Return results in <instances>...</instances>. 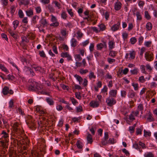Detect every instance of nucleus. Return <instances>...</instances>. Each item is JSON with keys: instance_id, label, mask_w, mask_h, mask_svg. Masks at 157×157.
<instances>
[{"instance_id": "nucleus-1", "label": "nucleus", "mask_w": 157, "mask_h": 157, "mask_svg": "<svg viewBox=\"0 0 157 157\" xmlns=\"http://www.w3.org/2000/svg\"><path fill=\"white\" fill-rule=\"evenodd\" d=\"M1 138H0V146L4 148L7 147L9 142V134L4 131H2L1 133Z\"/></svg>"}, {"instance_id": "nucleus-2", "label": "nucleus", "mask_w": 157, "mask_h": 157, "mask_svg": "<svg viewBox=\"0 0 157 157\" xmlns=\"http://www.w3.org/2000/svg\"><path fill=\"white\" fill-rule=\"evenodd\" d=\"M29 85L28 87L29 91H39L41 90V87L40 85L34 81L32 79H30L29 81Z\"/></svg>"}, {"instance_id": "nucleus-3", "label": "nucleus", "mask_w": 157, "mask_h": 157, "mask_svg": "<svg viewBox=\"0 0 157 157\" xmlns=\"http://www.w3.org/2000/svg\"><path fill=\"white\" fill-rule=\"evenodd\" d=\"M26 122L29 128L32 130H35L36 128V123L34 120L32 118V116H28L26 118Z\"/></svg>"}, {"instance_id": "nucleus-4", "label": "nucleus", "mask_w": 157, "mask_h": 157, "mask_svg": "<svg viewBox=\"0 0 157 157\" xmlns=\"http://www.w3.org/2000/svg\"><path fill=\"white\" fill-rule=\"evenodd\" d=\"M154 55L152 52L148 51L146 52L144 54V57L146 60L150 62L153 60Z\"/></svg>"}, {"instance_id": "nucleus-5", "label": "nucleus", "mask_w": 157, "mask_h": 157, "mask_svg": "<svg viewBox=\"0 0 157 157\" xmlns=\"http://www.w3.org/2000/svg\"><path fill=\"white\" fill-rule=\"evenodd\" d=\"M106 102L109 106L111 107L116 103V101L113 98L109 97L106 99Z\"/></svg>"}, {"instance_id": "nucleus-6", "label": "nucleus", "mask_w": 157, "mask_h": 157, "mask_svg": "<svg viewBox=\"0 0 157 157\" xmlns=\"http://www.w3.org/2000/svg\"><path fill=\"white\" fill-rule=\"evenodd\" d=\"M135 52L134 51H130L129 53H127L126 54L125 58L126 59H133L135 56Z\"/></svg>"}, {"instance_id": "nucleus-7", "label": "nucleus", "mask_w": 157, "mask_h": 157, "mask_svg": "<svg viewBox=\"0 0 157 157\" xmlns=\"http://www.w3.org/2000/svg\"><path fill=\"white\" fill-rule=\"evenodd\" d=\"M2 93L4 95H6L9 94H11L13 93V92L12 90H9V88L7 86H5L2 89Z\"/></svg>"}, {"instance_id": "nucleus-8", "label": "nucleus", "mask_w": 157, "mask_h": 157, "mask_svg": "<svg viewBox=\"0 0 157 157\" xmlns=\"http://www.w3.org/2000/svg\"><path fill=\"white\" fill-rule=\"evenodd\" d=\"M18 123L17 122H15L13 124V129L14 131L17 133L21 134L23 133V130L21 129H19L17 127Z\"/></svg>"}, {"instance_id": "nucleus-9", "label": "nucleus", "mask_w": 157, "mask_h": 157, "mask_svg": "<svg viewBox=\"0 0 157 157\" xmlns=\"http://www.w3.org/2000/svg\"><path fill=\"white\" fill-rule=\"evenodd\" d=\"M29 140L28 138H26L25 139H21L20 141V143L21 144H23L24 146H23L24 149H25L26 147L29 144Z\"/></svg>"}, {"instance_id": "nucleus-10", "label": "nucleus", "mask_w": 157, "mask_h": 157, "mask_svg": "<svg viewBox=\"0 0 157 157\" xmlns=\"http://www.w3.org/2000/svg\"><path fill=\"white\" fill-rule=\"evenodd\" d=\"M121 22L120 21H118L117 24L113 25L111 28V30L113 32H115L118 30L120 27Z\"/></svg>"}, {"instance_id": "nucleus-11", "label": "nucleus", "mask_w": 157, "mask_h": 157, "mask_svg": "<svg viewBox=\"0 0 157 157\" xmlns=\"http://www.w3.org/2000/svg\"><path fill=\"white\" fill-rule=\"evenodd\" d=\"M152 115V114L150 112H148L146 113L145 117L147 118L148 121L150 122H151L154 120Z\"/></svg>"}, {"instance_id": "nucleus-12", "label": "nucleus", "mask_w": 157, "mask_h": 157, "mask_svg": "<svg viewBox=\"0 0 157 157\" xmlns=\"http://www.w3.org/2000/svg\"><path fill=\"white\" fill-rule=\"evenodd\" d=\"M97 47L98 50H101L104 47L106 48L107 47V45L106 43L103 42V43H100L98 44L97 45Z\"/></svg>"}, {"instance_id": "nucleus-13", "label": "nucleus", "mask_w": 157, "mask_h": 157, "mask_svg": "<svg viewBox=\"0 0 157 157\" xmlns=\"http://www.w3.org/2000/svg\"><path fill=\"white\" fill-rule=\"evenodd\" d=\"M9 155L10 157H18V156L16 151L14 150L13 148L9 150Z\"/></svg>"}, {"instance_id": "nucleus-14", "label": "nucleus", "mask_w": 157, "mask_h": 157, "mask_svg": "<svg viewBox=\"0 0 157 157\" xmlns=\"http://www.w3.org/2000/svg\"><path fill=\"white\" fill-rule=\"evenodd\" d=\"M9 155L10 157H18V156L16 151L14 150L13 148L9 150Z\"/></svg>"}, {"instance_id": "nucleus-15", "label": "nucleus", "mask_w": 157, "mask_h": 157, "mask_svg": "<svg viewBox=\"0 0 157 157\" xmlns=\"http://www.w3.org/2000/svg\"><path fill=\"white\" fill-rule=\"evenodd\" d=\"M8 31L10 34V36L15 39H17L18 37H19L17 33L15 32L14 33L10 29H9Z\"/></svg>"}, {"instance_id": "nucleus-16", "label": "nucleus", "mask_w": 157, "mask_h": 157, "mask_svg": "<svg viewBox=\"0 0 157 157\" xmlns=\"http://www.w3.org/2000/svg\"><path fill=\"white\" fill-rule=\"evenodd\" d=\"M117 93V90H112L109 92V97H116Z\"/></svg>"}, {"instance_id": "nucleus-17", "label": "nucleus", "mask_w": 157, "mask_h": 157, "mask_svg": "<svg viewBox=\"0 0 157 157\" xmlns=\"http://www.w3.org/2000/svg\"><path fill=\"white\" fill-rule=\"evenodd\" d=\"M99 101H92L90 103V105L91 107L93 108H96L99 106Z\"/></svg>"}, {"instance_id": "nucleus-18", "label": "nucleus", "mask_w": 157, "mask_h": 157, "mask_svg": "<svg viewBox=\"0 0 157 157\" xmlns=\"http://www.w3.org/2000/svg\"><path fill=\"white\" fill-rule=\"evenodd\" d=\"M40 23L42 25L43 27H47L48 25V23L46 19L42 18L40 21Z\"/></svg>"}, {"instance_id": "nucleus-19", "label": "nucleus", "mask_w": 157, "mask_h": 157, "mask_svg": "<svg viewBox=\"0 0 157 157\" xmlns=\"http://www.w3.org/2000/svg\"><path fill=\"white\" fill-rule=\"evenodd\" d=\"M121 4L120 2H117L115 4V9L116 10H119L121 8Z\"/></svg>"}, {"instance_id": "nucleus-20", "label": "nucleus", "mask_w": 157, "mask_h": 157, "mask_svg": "<svg viewBox=\"0 0 157 157\" xmlns=\"http://www.w3.org/2000/svg\"><path fill=\"white\" fill-rule=\"evenodd\" d=\"M32 67L36 71L40 72L42 69L41 67L35 64L33 65Z\"/></svg>"}, {"instance_id": "nucleus-21", "label": "nucleus", "mask_w": 157, "mask_h": 157, "mask_svg": "<svg viewBox=\"0 0 157 157\" xmlns=\"http://www.w3.org/2000/svg\"><path fill=\"white\" fill-rule=\"evenodd\" d=\"M88 143L92 144L93 142V140L92 135L90 133H88L86 137Z\"/></svg>"}, {"instance_id": "nucleus-22", "label": "nucleus", "mask_w": 157, "mask_h": 157, "mask_svg": "<svg viewBox=\"0 0 157 157\" xmlns=\"http://www.w3.org/2000/svg\"><path fill=\"white\" fill-rule=\"evenodd\" d=\"M136 93L132 90H130L128 93V96L131 98H133L136 95Z\"/></svg>"}, {"instance_id": "nucleus-23", "label": "nucleus", "mask_w": 157, "mask_h": 157, "mask_svg": "<svg viewBox=\"0 0 157 157\" xmlns=\"http://www.w3.org/2000/svg\"><path fill=\"white\" fill-rule=\"evenodd\" d=\"M26 15L28 17H31L33 15V10L31 8H29L26 11Z\"/></svg>"}, {"instance_id": "nucleus-24", "label": "nucleus", "mask_w": 157, "mask_h": 157, "mask_svg": "<svg viewBox=\"0 0 157 157\" xmlns=\"http://www.w3.org/2000/svg\"><path fill=\"white\" fill-rule=\"evenodd\" d=\"M46 100L47 103L50 105H52L54 104V102L52 98H46Z\"/></svg>"}, {"instance_id": "nucleus-25", "label": "nucleus", "mask_w": 157, "mask_h": 157, "mask_svg": "<svg viewBox=\"0 0 157 157\" xmlns=\"http://www.w3.org/2000/svg\"><path fill=\"white\" fill-rule=\"evenodd\" d=\"M108 44L109 50H111L114 48L115 43L112 40L109 41Z\"/></svg>"}, {"instance_id": "nucleus-26", "label": "nucleus", "mask_w": 157, "mask_h": 157, "mask_svg": "<svg viewBox=\"0 0 157 157\" xmlns=\"http://www.w3.org/2000/svg\"><path fill=\"white\" fill-rule=\"evenodd\" d=\"M24 69L25 70H26L27 71L28 70H29L30 72V74L32 76H33L35 75V74L33 71L30 67H28L25 66L24 67Z\"/></svg>"}, {"instance_id": "nucleus-27", "label": "nucleus", "mask_w": 157, "mask_h": 157, "mask_svg": "<svg viewBox=\"0 0 157 157\" xmlns=\"http://www.w3.org/2000/svg\"><path fill=\"white\" fill-rule=\"evenodd\" d=\"M77 43V41L76 39L73 38L71 40V45L72 47H75Z\"/></svg>"}, {"instance_id": "nucleus-28", "label": "nucleus", "mask_w": 157, "mask_h": 157, "mask_svg": "<svg viewBox=\"0 0 157 157\" xmlns=\"http://www.w3.org/2000/svg\"><path fill=\"white\" fill-rule=\"evenodd\" d=\"M76 145L78 149H82L83 147L82 143L79 140H78Z\"/></svg>"}, {"instance_id": "nucleus-29", "label": "nucleus", "mask_w": 157, "mask_h": 157, "mask_svg": "<svg viewBox=\"0 0 157 157\" xmlns=\"http://www.w3.org/2000/svg\"><path fill=\"white\" fill-rule=\"evenodd\" d=\"M88 76L90 80H92V78L95 79L96 78V76L94 75V72L91 71L90 72Z\"/></svg>"}, {"instance_id": "nucleus-30", "label": "nucleus", "mask_w": 157, "mask_h": 157, "mask_svg": "<svg viewBox=\"0 0 157 157\" xmlns=\"http://www.w3.org/2000/svg\"><path fill=\"white\" fill-rule=\"evenodd\" d=\"M144 157H154V155L152 152H147L144 155Z\"/></svg>"}, {"instance_id": "nucleus-31", "label": "nucleus", "mask_w": 157, "mask_h": 157, "mask_svg": "<svg viewBox=\"0 0 157 157\" xmlns=\"http://www.w3.org/2000/svg\"><path fill=\"white\" fill-rule=\"evenodd\" d=\"M13 25L14 30H15L19 24V21L16 20L14 21L13 22Z\"/></svg>"}, {"instance_id": "nucleus-32", "label": "nucleus", "mask_w": 157, "mask_h": 157, "mask_svg": "<svg viewBox=\"0 0 157 157\" xmlns=\"http://www.w3.org/2000/svg\"><path fill=\"white\" fill-rule=\"evenodd\" d=\"M52 4H54L55 5V7H57L58 9H60V8L61 5L58 1H53Z\"/></svg>"}, {"instance_id": "nucleus-33", "label": "nucleus", "mask_w": 157, "mask_h": 157, "mask_svg": "<svg viewBox=\"0 0 157 157\" xmlns=\"http://www.w3.org/2000/svg\"><path fill=\"white\" fill-rule=\"evenodd\" d=\"M136 15L137 17V19L138 20L140 21L142 19V16L139 11H136Z\"/></svg>"}, {"instance_id": "nucleus-34", "label": "nucleus", "mask_w": 157, "mask_h": 157, "mask_svg": "<svg viewBox=\"0 0 157 157\" xmlns=\"http://www.w3.org/2000/svg\"><path fill=\"white\" fill-rule=\"evenodd\" d=\"M39 18V17L36 15H35L33 16L32 18L33 23L34 24L36 23L37 20H38Z\"/></svg>"}, {"instance_id": "nucleus-35", "label": "nucleus", "mask_w": 157, "mask_h": 157, "mask_svg": "<svg viewBox=\"0 0 157 157\" xmlns=\"http://www.w3.org/2000/svg\"><path fill=\"white\" fill-rule=\"evenodd\" d=\"M110 52L109 53V55L112 57H114L117 54V52L111 50H109Z\"/></svg>"}, {"instance_id": "nucleus-36", "label": "nucleus", "mask_w": 157, "mask_h": 157, "mask_svg": "<svg viewBox=\"0 0 157 157\" xmlns=\"http://www.w3.org/2000/svg\"><path fill=\"white\" fill-rule=\"evenodd\" d=\"M146 28L148 30H150L152 28V25L150 22H148L146 25Z\"/></svg>"}, {"instance_id": "nucleus-37", "label": "nucleus", "mask_w": 157, "mask_h": 157, "mask_svg": "<svg viewBox=\"0 0 157 157\" xmlns=\"http://www.w3.org/2000/svg\"><path fill=\"white\" fill-rule=\"evenodd\" d=\"M47 7L50 12H54L55 9L52 5L50 4L48 5L47 6Z\"/></svg>"}, {"instance_id": "nucleus-38", "label": "nucleus", "mask_w": 157, "mask_h": 157, "mask_svg": "<svg viewBox=\"0 0 157 157\" xmlns=\"http://www.w3.org/2000/svg\"><path fill=\"white\" fill-rule=\"evenodd\" d=\"M77 37L78 39H81L82 38L83 35V34L82 33L81 31L80 30L78 31L77 33Z\"/></svg>"}, {"instance_id": "nucleus-39", "label": "nucleus", "mask_w": 157, "mask_h": 157, "mask_svg": "<svg viewBox=\"0 0 157 157\" xmlns=\"http://www.w3.org/2000/svg\"><path fill=\"white\" fill-rule=\"evenodd\" d=\"M61 17L63 19H66L67 17V14L64 11H63L61 14Z\"/></svg>"}, {"instance_id": "nucleus-40", "label": "nucleus", "mask_w": 157, "mask_h": 157, "mask_svg": "<svg viewBox=\"0 0 157 157\" xmlns=\"http://www.w3.org/2000/svg\"><path fill=\"white\" fill-rule=\"evenodd\" d=\"M136 38L135 37H132L130 40V42L132 44H134L137 41Z\"/></svg>"}, {"instance_id": "nucleus-41", "label": "nucleus", "mask_w": 157, "mask_h": 157, "mask_svg": "<svg viewBox=\"0 0 157 157\" xmlns=\"http://www.w3.org/2000/svg\"><path fill=\"white\" fill-rule=\"evenodd\" d=\"M138 68H135L134 69L130 71L131 74L133 75H137L138 72Z\"/></svg>"}, {"instance_id": "nucleus-42", "label": "nucleus", "mask_w": 157, "mask_h": 157, "mask_svg": "<svg viewBox=\"0 0 157 157\" xmlns=\"http://www.w3.org/2000/svg\"><path fill=\"white\" fill-rule=\"evenodd\" d=\"M132 86L134 87V90H137L139 89V84L138 83H133Z\"/></svg>"}, {"instance_id": "nucleus-43", "label": "nucleus", "mask_w": 157, "mask_h": 157, "mask_svg": "<svg viewBox=\"0 0 157 157\" xmlns=\"http://www.w3.org/2000/svg\"><path fill=\"white\" fill-rule=\"evenodd\" d=\"M73 105H75L78 104V102L73 97H71L70 98Z\"/></svg>"}, {"instance_id": "nucleus-44", "label": "nucleus", "mask_w": 157, "mask_h": 157, "mask_svg": "<svg viewBox=\"0 0 157 157\" xmlns=\"http://www.w3.org/2000/svg\"><path fill=\"white\" fill-rule=\"evenodd\" d=\"M59 25V23L57 21L55 22H53L50 25L51 26H53L54 27H56Z\"/></svg>"}, {"instance_id": "nucleus-45", "label": "nucleus", "mask_w": 157, "mask_h": 157, "mask_svg": "<svg viewBox=\"0 0 157 157\" xmlns=\"http://www.w3.org/2000/svg\"><path fill=\"white\" fill-rule=\"evenodd\" d=\"M88 72V71L87 69L84 70L83 69H81L79 71L80 73L82 75L85 74L86 73Z\"/></svg>"}, {"instance_id": "nucleus-46", "label": "nucleus", "mask_w": 157, "mask_h": 157, "mask_svg": "<svg viewBox=\"0 0 157 157\" xmlns=\"http://www.w3.org/2000/svg\"><path fill=\"white\" fill-rule=\"evenodd\" d=\"M108 144H113L115 143V140L113 138H110L108 140Z\"/></svg>"}, {"instance_id": "nucleus-47", "label": "nucleus", "mask_w": 157, "mask_h": 157, "mask_svg": "<svg viewBox=\"0 0 157 157\" xmlns=\"http://www.w3.org/2000/svg\"><path fill=\"white\" fill-rule=\"evenodd\" d=\"M18 15L20 18H23L24 17V14L22 11L21 10H19Z\"/></svg>"}, {"instance_id": "nucleus-48", "label": "nucleus", "mask_w": 157, "mask_h": 157, "mask_svg": "<svg viewBox=\"0 0 157 157\" xmlns=\"http://www.w3.org/2000/svg\"><path fill=\"white\" fill-rule=\"evenodd\" d=\"M144 15L145 18L148 20L150 19L151 18V17L148 12L147 11H145L144 12Z\"/></svg>"}, {"instance_id": "nucleus-49", "label": "nucleus", "mask_w": 157, "mask_h": 157, "mask_svg": "<svg viewBox=\"0 0 157 157\" xmlns=\"http://www.w3.org/2000/svg\"><path fill=\"white\" fill-rule=\"evenodd\" d=\"M16 10V8L14 6H11L10 8V12L12 14H13Z\"/></svg>"}, {"instance_id": "nucleus-50", "label": "nucleus", "mask_w": 157, "mask_h": 157, "mask_svg": "<svg viewBox=\"0 0 157 157\" xmlns=\"http://www.w3.org/2000/svg\"><path fill=\"white\" fill-rule=\"evenodd\" d=\"M75 58L76 60L77 61H79L81 60L82 59V58L81 57L80 55L79 54H77L75 55Z\"/></svg>"}, {"instance_id": "nucleus-51", "label": "nucleus", "mask_w": 157, "mask_h": 157, "mask_svg": "<svg viewBox=\"0 0 157 157\" xmlns=\"http://www.w3.org/2000/svg\"><path fill=\"white\" fill-rule=\"evenodd\" d=\"M96 129V128L93 126L90 129V131L93 135H94Z\"/></svg>"}, {"instance_id": "nucleus-52", "label": "nucleus", "mask_w": 157, "mask_h": 157, "mask_svg": "<svg viewBox=\"0 0 157 157\" xmlns=\"http://www.w3.org/2000/svg\"><path fill=\"white\" fill-rule=\"evenodd\" d=\"M67 12L71 17H72L74 16V13L72 11V10L71 9H67Z\"/></svg>"}, {"instance_id": "nucleus-53", "label": "nucleus", "mask_w": 157, "mask_h": 157, "mask_svg": "<svg viewBox=\"0 0 157 157\" xmlns=\"http://www.w3.org/2000/svg\"><path fill=\"white\" fill-rule=\"evenodd\" d=\"M139 81L141 83L144 82L145 81L144 77L143 76L140 77L139 78Z\"/></svg>"}, {"instance_id": "nucleus-54", "label": "nucleus", "mask_w": 157, "mask_h": 157, "mask_svg": "<svg viewBox=\"0 0 157 157\" xmlns=\"http://www.w3.org/2000/svg\"><path fill=\"white\" fill-rule=\"evenodd\" d=\"M0 69L5 72H7V71L6 68L2 64H0Z\"/></svg>"}, {"instance_id": "nucleus-55", "label": "nucleus", "mask_w": 157, "mask_h": 157, "mask_svg": "<svg viewBox=\"0 0 157 157\" xmlns=\"http://www.w3.org/2000/svg\"><path fill=\"white\" fill-rule=\"evenodd\" d=\"M74 77L76 78L78 81H80L81 80H83V79L81 77L77 74L75 75H74Z\"/></svg>"}, {"instance_id": "nucleus-56", "label": "nucleus", "mask_w": 157, "mask_h": 157, "mask_svg": "<svg viewBox=\"0 0 157 157\" xmlns=\"http://www.w3.org/2000/svg\"><path fill=\"white\" fill-rule=\"evenodd\" d=\"M108 142L107 140H104V139H103L101 141V145H102L103 146H106L107 144H108Z\"/></svg>"}, {"instance_id": "nucleus-57", "label": "nucleus", "mask_w": 157, "mask_h": 157, "mask_svg": "<svg viewBox=\"0 0 157 157\" xmlns=\"http://www.w3.org/2000/svg\"><path fill=\"white\" fill-rule=\"evenodd\" d=\"M98 26L100 28V30L101 31L104 30L105 29V26L103 24H101L98 25Z\"/></svg>"}, {"instance_id": "nucleus-58", "label": "nucleus", "mask_w": 157, "mask_h": 157, "mask_svg": "<svg viewBox=\"0 0 157 157\" xmlns=\"http://www.w3.org/2000/svg\"><path fill=\"white\" fill-rule=\"evenodd\" d=\"M145 66L144 65H142L140 66V68L141 69V71L142 73H146V72L145 70Z\"/></svg>"}, {"instance_id": "nucleus-59", "label": "nucleus", "mask_w": 157, "mask_h": 157, "mask_svg": "<svg viewBox=\"0 0 157 157\" xmlns=\"http://www.w3.org/2000/svg\"><path fill=\"white\" fill-rule=\"evenodd\" d=\"M69 55V54L67 52L62 53L61 54V56L63 58H67Z\"/></svg>"}, {"instance_id": "nucleus-60", "label": "nucleus", "mask_w": 157, "mask_h": 157, "mask_svg": "<svg viewBox=\"0 0 157 157\" xmlns=\"http://www.w3.org/2000/svg\"><path fill=\"white\" fill-rule=\"evenodd\" d=\"M151 44V41H146L144 43V45L145 46L148 48L150 46Z\"/></svg>"}, {"instance_id": "nucleus-61", "label": "nucleus", "mask_w": 157, "mask_h": 157, "mask_svg": "<svg viewBox=\"0 0 157 157\" xmlns=\"http://www.w3.org/2000/svg\"><path fill=\"white\" fill-rule=\"evenodd\" d=\"M94 45L93 43H91L90 44V45L89 47V49L90 51L91 52L93 51L94 49Z\"/></svg>"}, {"instance_id": "nucleus-62", "label": "nucleus", "mask_w": 157, "mask_h": 157, "mask_svg": "<svg viewBox=\"0 0 157 157\" xmlns=\"http://www.w3.org/2000/svg\"><path fill=\"white\" fill-rule=\"evenodd\" d=\"M51 21L52 22H55L57 21V20L56 17L53 15H51Z\"/></svg>"}, {"instance_id": "nucleus-63", "label": "nucleus", "mask_w": 157, "mask_h": 157, "mask_svg": "<svg viewBox=\"0 0 157 157\" xmlns=\"http://www.w3.org/2000/svg\"><path fill=\"white\" fill-rule=\"evenodd\" d=\"M144 135L145 137H146L147 136H150L151 135V132H150L146 131L145 130H144Z\"/></svg>"}, {"instance_id": "nucleus-64", "label": "nucleus", "mask_w": 157, "mask_h": 157, "mask_svg": "<svg viewBox=\"0 0 157 157\" xmlns=\"http://www.w3.org/2000/svg\"><path fill=\"white\" fill-rule=\"evenodd\" d=\"M122 36L124 40L126 39L128 36V34L126 32H124L122 33Z\"/></svg>"}]
</instances>
